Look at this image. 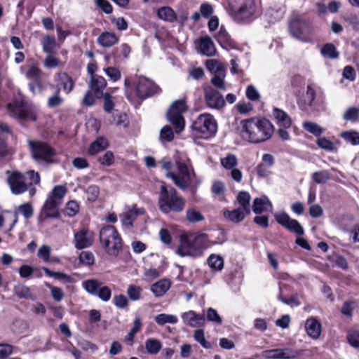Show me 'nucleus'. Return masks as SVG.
<instances>
[{
    "instance_id": "obj_15",
    "label": "nucleus",
    "mask_w": 359,
    "mask_h": 359,
    "mask_svg": "<svg viewBox=\"0 0 359 359\" xmlns=\"http://www.w3.org/2000/svg\"><path fill=\"white\" fill-rule=\"evenodd\" d=\"M74 246L78 250L90 247L94 241V233L87 229H81L74 233Z\"/></svg>"
},
{
    "instance_id": "obj_30",
    "label": "nucleus",
    "mask_w": 359,
    "mask_h": 359,
    "mask_svg": "<svg viewBox=\"0 0 359 359\" xmlns=\"http://www.w3.org/2000/svg\"><path fill=\"white\" fill-rule=\"evenodd\" d=\"M170 283L167 279H162L151 286V291L156 297L163 296L170 288Z\"/></svg>"
},
{
    "instance_id": "obj_51",
    "label": "nucleus",
    "mask_w": 359,
    "mask_h": 359,
    "mask_svg": "<svg viewBox=\"0 0 359 359\" xmlns=\"http://www.w3.org/2000/svg\"><path fill=\"white\" fill-rule=\"evenodd\" d=\"M8 220L11 222V224L8 231H11L17 222V218L8 212H2L0 214V229L4 226V222Z\"/></svg>"
},
{
    "instance_id": "obj_46",
    "label": "nucleus",
    "mask_w": 359,
    "mask_h": 359,
    "mask_svg": "<svg viewBox=\"0 0 359 359\" xmlns=\"http://www.w3.org/2000/svg\"><path fill=\"white\" fill-rule=\"evenodd\" d=\"M141 327V320L139 318H136L133 327L130 331V332L125 337V341L127 344L131 345L133 344L134 337L135 334L140 330Z\"/></svg>"
},
{
    "instance_id": "obj_37",
    "label": "nucleus",
    "mask_w": 359,
    "mask_h": 359,
    "mask_svg": "<svg viewBox=\"0 0 359 359\" xmlns=\"http://www.w3.org/2000/svg\"><path fill=\"white\" fill-rule=\"evenodd\" d=\"M66 193L67 189L65 186L57 185L53 188L48 197L61 203L62 200L65 195L66 194Z\"/></svg>"
},
{
    "instance_id": "obj_43",
    "label": "nucleus",
    "mask_w": 359,
    "mask_h": 359,
    "mask_svg": "<svg viewBox=\"0 0 359 359\" xmlns=\"http://www.w3.org/2000/svg\"><path fill=\"white\" fill-rule=\"evenodd\" d=\"M321 53L324 57L330 59H336L339 56V53L335 46L332 43L325 44L321 50Z\"/></svg>"
},
{
    "instance_id": "obj_5",
    "label": "nucleus",
    "mask_w": 359,
    "mask_h": 359,
    "mask_svg": "<svg viewBox=\"0 0 359 359\" xmlns=\"http://www.w3.org/2000/svg\"><path fill=\"white\" fill-rule=\"evenodd\" d=\"M177 173L172 171L166 172L167 177L171 179L174 184L182 190H186L191 184L192 177L195 176L193 170H190L188 166L182 162L177 161Z\"/></svg>"
},
{
    "instance_id": "obj_24",
    "label": "nucleus",
    "mask_w": 359,
    "mask_h": 359,
    "mask_svg": "<svg viewBox=\"0 0 359 359\" xmlns=\"http://www.w3.org/2000/svg\"><path fill=\"white\" fill-rule=\"evenodd\" d=\"M252 210L256 214H260L265 210H272V205L269 198L263 196L260 198H256L252 205Z\"/></svg>"
},
{
    "instance_id": "obj_40",
    "label": "nucleus",
    "mask_w": 359,
    "mask_h": 359,
    "mask_svg": "<svg viewBox=\"0 0 359 359\" xmlns=\"http://www.w3.org/2000/svg\"><path fill=\"white\" fill-rule=\"evenodd\" d=\"M42 45L43 50L45 53L52 54L54 53L56 47V41L54 37L46 36L43 39Z\"/></svg>"
},
{
    "instance_id": "obj_36",
    "label": "nucleus",
    "mask_w": 359,
    "mask_h": 359,
    "mask_svg": "<svg viewBox=\"0 0 359 359\" xmlns=\"http://www.w3.org/2000/svg\"><path fill=\"white\" fill-rule=\"evenodd\" d=\"M162 347L161 341L156 339H148L145 341V348L149 354H157Z\"/></svg>"
},
{
    "instance_id": "obj_6",
    "label": "nucleus",
    "mask_w": 359,
    "mask_h": 359,
    "mask_svg": "<svg viewBox=\"0 0 359 359\" xmlns=\"http://www.w3.org/2000/svg\"><path fill=\"white\" fill-rule=\"evenodd\" d=\"M28 144L34 159L47 163L54 162L53 158L56 156V151L49 144L44 142L33 140H29Z\"/></svg>"
},
{
    "instance_id": "obj_17",
    "label": "nucleus",
    "mask_w": 359,
    "mask_h": 359,
    "mask_svg": "<svg viewBox=\"0 0 359 359\" xmlns=\"http://www.w3.org/2000/svg\"><path fill=\"white\" fill-rule=\"evenodd\" d=\"M171 126H165L160 130V135H174L182 133L185 127L183 117H167Z\"/></svg>"
},
{
    "instance_id": "obj_25",
    "label": "nucleus",
    "mask_w": 359,
    "mask_h": 359,
    "mask_svg": "<svg viewBox=\"0 0 359 359\" xmlns=\"http://www.w3.org/2000/svg\"><path fill=\"white\" fill-rule=\"evenodd\" d=\"M61 203L48 197L43 206V210L47 217H56L58 216V207Z\"/></svg>"
},
{
    "instance_id": "obj_35",
    "label": "nucleus",
    "mask_w": 359,
    "mask_h": 359,
    "mask_svg": "<svg viewBox=\"0 0 359 359\" xmlns=\"http://www.w3.org/2000/svg\"><path fill=\"white\" fill-rule=\"evenodd\" d=\"M101 285V283L96 279H88L83 282L84 289L93 295L97 294Z\"/></svg>"
},
{
    "instance_id": "obj_1",
    "label": "nucleus",
    "mask_w": 359,
    "mask_h": 359,
    "mask_svg": "<svg viewBox=\"0 0 359 359\" xmlns=\"http://www.w3.org/2000/svg\"><path fill=\"white\" fill-rule=\"evenodd\" d=\"M226 11L237 22L251 20L257 11L255 0H229Z\"/></svg>"
},
{
    "instance_id": "obj_55",
    "label": "nucleus",
    "mask_w": 359,
    "mask_h": 359,
    "mask_svg": "<svg viewBox=\"0 0 359 359\" xmlns=\"http://www.w3.org/2000/svg\"><path fill=\"white\" fill-rule=\"evenodd\" d=\"M101 96L103 97L104 100V110L107 113H111L114 107V104L111 93L109 92H105L104 94L101 95Z\"/></svg>"
},
{
    "instance_id": "obj_11",
    "label": "nucleus",
    "mask_w": 359,
    "mask_h": 359,
    "mask_svg": "<svg viewBox=\"0 0 359 359\" xmlns=\"http://www.w3.org/2000/svg\"><path fill=\"white\" fill-rule=\"evenodd\" d=\"M299 355L297 350L291 348L267 349L262 352L265 359H294Z\"/></svg>"
},
{
    "instance_id": "obj_57",
    "label": "nucleus",
    "mask_w": 359,
    "mask_h": 359,
    "mask_svg": "<svg viewBox=\"0 0 359 359\" xmlns=\"http://www.w3.org/2000/svg\"><path fill=\"white\" fill-rule=\"evenodd\" d=\"M97 95H95L90 89L87 90L82 100V104L86 107H91L95 103Z\"/></svg>"
},
{
    "instance_id": "obj_14",
    "label": "nucleus",
    "mask_w": 359,
    "mask_h": 359,
    "mask_svg": "<svg viewBox=\"0 0 359 359\" xmlns=\"http://www.w3.org/2000/svg\"><path fill=\"white\" fill-rule=\"evenodd\" d=\"M276 220L278 224L284 226L288 231L302 236L304 229L297 220L292 219L287 213L280 212L275 215Z\"/></svg>"
},
{
    "instance_id": "obj_64",
    "label": "nucleus",
    "mask_w": 359,
    "mask_h": 359,
    "mask_svg": "<svg viewBox=\"0 0 359 359\" xmlns=\"http://www.w3.org/2000/svg\"><path fill=\"white\" fill-rule=\"evenodd\" d=\"M316 97V92L314 89L311 86H307V90L303 96V102L306 105L311 106L313 104V100Z\"/></svg>"
},
{
    "instance_id": "obj_58",
    "label": "nucleus",
    "mask_w": 359,
    "mask_h": 359,
    "mask_svg": "<svg viewBox=\"0 0 359 359\" xmlns=\"http://www.w3.org/2000/svg\"><path fill=\"white\" fill-rule=\"evenodd\" d=\"M51 248L47 245H41L37 252V256L41 259L44 262H49L50 256Z\"/></svg>"
},
{
    "instance_id": "obj_60",
    "label": "nucleus",
    "mask_w": 359,
    "mask_h": 359,
    "mask_svg": "<svg viewBox=\"0 0 359 359\" xmlns=\"http://www.w3.org/2000/svg\"><path fill=\"white\" fill-rule=\"evenodd\" d=\"M267 20L270 23H274L279 21L283 17V12L282 11H275L269 9L265 14Z\"/></svg>"
},
{
    "instance_id": "obj_34",
    "label": "nucleus",
    "mask_w": 359,
    "mask_h": 359,
    "mask_svg": "<svg viewBox=\"0 0 359 359\" xmlns=\"http://www.w3.org/2000/svg\"><path fill=\"white\" fill-rule=\"evenodd\" d=\"M216 40L217 42L222 46L223 48H227L228 47L231 46L232 44V40L231 37L229 36L228 32L221 28L218 33L217 34Z\"/></svg>"
},
{
    "instance_id": "obj_50",
    "label": "nucleus",
    "mask_w": 359,
    "mask_h": 359,
    "mask_svg": "<svg viewBox=\"0 0 359 359\" xmlns=\"http://www.w3.org/2000/svg\"><path fill=\"white\" fill-rule=\"evenodd\" d=\"M142 289L135 285H130L127 290V294L132 301H137L141 297Z\"/></svg>"
},
{
    "instance_id": "obj_44",
    "label": "nucleus",
    "mask_w": 359,
    "mask_h": 359,
    "mask_svg": "<svg viewBox=\"0 0 359 359\" xmlns=\"http://www.w3.org/2000/svg\"><path fill=\"white\" fill-rule=\"evenodd\" d=\"M208 264L210 268L219 271L224 266V260L218 255H212L208 259Z\"/></svg>"
},
{
    "instance_id": "obj_16",
    "label": "nucleus",
    "mask_w": 359,
    "mask_h": 359,
    "mask_svg": "<svg viewBox=\"0 0 359 359\" xmlns=\"http://www.w3.org/2000/svg\"><path fill=\"white\" fill-rule=\"evenodd\" d=\"M11 110L12 116L23 121H35L36 114L34 109L27 105H8Z\"/></svg>"
},
{
    "instance_id": "obj_39",
    "label": "nucleus",
    "mask_w": 359,
    "mask_h": 359,
    "mask_svg": "<svg viewBox=\"0 0 359 359\" xmlns=\"http://www.w3.org/2000/svg\"><path fill=\"white\" fill-rule=\"evenodd\" d=\"M226 76L225 72H219L217 74L213 75L211 79V83L218 90H225L226 84L224 79Z\"/></svg>"
},
{
    "instance_id": "obj_7",
    "label": "nucleus",
    "mask_w": 359,
    "mask_h": 359,
    "mask_svg": "<svg viewBox=\"0 0 359 359\" xmlns=\"http://www.w3.org/2000/svg\"><path fill=\"white\" fill-rule=\"evenodd\" d=\"M137 97L145 99L161 91L160 88L154 82L147 77L137 76L133 82Z\"/></svg>"
},
{
    "instance_id": "obj_13",
    "label": "nucleus",
    "mask_w": 359,
    "mask_h": 359,
    "mask_svg": "<svg viewBox=\"0 0 359 359\" xmlns=\"http://www.w3.org/2000/svg\"><path fill=\"white\" fill-rule=\"evenodd\" d=\"M8 184L14 194H20L25 192L27 186L25 182V177L19 172L6 171Z\"/></svg>"
},
{
    "instance_id": "obj_22",
    "label": "nucleus",
    "mask_w": 359,
    "mask_h": 359,
    "mask_svg": "<svg viewBox=\"0 0 359 359\" xmlns=\"http://www.w3.org/2000/svg\"><path fill=\"white\" fill-rule=\"evenodd\" d=\"M305 329L309 337L317 339L321 333V324L316 318L311 317L306 320Z\"/></svg>"
},
{
    "instance_id": "obj_41",
    "label": "nucleus",
    "mask_w": 359,
    "mask_h": 359,
    "mask_svg": "<svg viewBox=\"0 0 359 359\" xmlns=\"http://www.w3.org/2000/svg\"><path fill=\"white\" fill-rule=\"evenodd\" d=\"M43 271L46 273V275L48 276L49 277H53L55 279L62 280L65 283H70L72 282V278L70 276L63 273V272H53L49 269L46 267L42 268Z\"/></svg>"
},
{
    "instance_id": "obj_19",
    "label": "nucleus",
    "mask_w": 359,
    "mask_h": 359,
    "mask_svg": "<svg viewBox=\"0 0 359 359\" xmlns=\"http://www.w3.org/2000/svg\"><path fill=\"white\" fill-rule=\"evenodd\" d=\"M55 76L59 87L57 89H62L65 93L69 94L75 84L72 77L65 72H59Z\"/></svg>"
},
{
    "instance_id": "obj_31",
    "label": "nucleus",
    "mask_w": 359,
    "mask_h": 359,
    "mask_svg": "<svg viewBox=\"0 0 359 359\" xmlns=\"http://www.w3.org/2000/svg\"><path fill=\"white\" fill-rule=\"evenodd\" d=\"M109 145V142L103 136H100L92 142L88 149V153L90 155H95L98 152L105 149Z\"/></svg>"
},
{
    "instance_id": "obj_23",
    "label": "nucleus",
    "mask_w": 359,
    "mask_h": 359,
    "mask_svg": "<svg viewBox=\"0 0 359 359\" xmlns=\"http://www.w3.org/2000/svg\"><path fill=\"white\" fill-rule=\"evenodd\" d=\"M187 111V106L184 100H180L175 101L167 111V117H183L182 114Z\"/></svg>"
},
{
    "instance_id": "obj_27",
    "label": "nucleus",
    "mask_w": 359,
    "mask_h": 359,
    "mask_svg": "<svg viewBox=\"0 0 359 359\" xmlns=\"http://www.w3.org/2000/svg\"><path fill=\"white\" fill-rule=\"evenodd\" d=\"M99 44L103 47H111L118 41V37L114 33L102 32L97 38Z\"/></svg>"
},
{
    "instance_id": "obj_62",
    "label": "nucleus",
    "mask_w": 359,
    "mask_h": 359,
    "mask_svg": "<svg viewBox=\"0 0 359 359\" xmlns=\"http://www.w3.org/2000/svg\"><path fill=\"white\" fill-rule=\"evenodd\" d=\"M106 75L113 81H117L121 77V72L114 67H109L104 69Z\"/></svg>"
},
{
    "instance_id": "obj_18",
    "label": "nucleus",
    "mask_w": 359,
    "mask_h": 359,
    "mask_svg": "<svg viewBox=\"0 0 359 359\" xmlns=\"http://www.w3.org/2000/svg\"><path fill=\"white\" fill-rule=\"evenodd\" d=\"M181 318L184 325L191 327H201L205 324L204 316L192 310L182 313Z\"/></svg>"
},
{
    "instance_id": "obj_9",
    "label": "nucleus",
    "mask_w": 359,
    "mask_h": 359,
    "mask_svg": "<svg viewBox=\"0 0 359 359\" xmlns=\"http://www.w3.org/2000/svg\"><path fill=\"white\" fill-rule=\"evenodd\" d=\"M193 130L201 133L214 135L217 130V124L213 116L209 114L200 115L192 125Z\"/></svg>"
},
{
    "instance_id": "obj_21",
    "label": "nucleus",
    "mask_w": 359,
    "mask_h": 359,
    "mask_svg": "<svg viewBox=\"0 0 359 359\" xmlns=\"http://www.w3.org/2000/svg\"><path fill=\"white\" fill-rule=\"evenodd\" d=\"M88 85L89 89L97 95V97H100L101 95L104 93L103 90L107 86V81L102 76H93L90 78Z\"/></svg>"
},
{
    "instance_id": "obj_56",
    "label": "nucleus",
    "mask_w": 359,
    "mask_h": 359,
    "mask_svg": "<svg viewBox=\"0 0 359 359\" xmlns=\"http://www.w3.org/2000/svg\"><path fill=\"white\" fill-rule=\"evenodd\" d=\"M45 285L50 289V294L55 302H60L64 297V292L60 287L52 286L49 283H46Z\"/></svg>"
},
{
    "instance_id": "obj_3",
    "label": "nucleus",
    "mask_w": 359,
    "mask_h": 359,
    "mask_svg": "<svg viewBox=\"0 0 359 359\" xmlns=\"http://www.w3.org/2000/svg\"><path fill=\"white\" fill-rule=\"evenodd\" d=\"M208 247V237L205 234H198L194 236L182 237L181 244L176 252L181 257L200 255L203 250Z\"/></svg>"
},
{
    "instance_id": "obj_29",
    "label": "nucleus",
    "mask_w": 359,
    "mask_h": 359,
    "mask_svg": "<svg viewBox=\"0 0 359 359\" xmlns=\"http://www.w3.org/2000/svg\"><path fill=\"white\" fill-rule=\"evenodd\" d=\"M248 215L241 208L233 209V210H224V216L232 222L239 223L244 219L245 216Z\"/></svg>"
},
{
    "instance_id": "obj_26",
    "label": "nucleus",
    "mask_w": 359,
    "mask_h": 359,
    "mask_svg": "<svg viewBox=\"0 0 359 359\" xmlns=\"http://www.w3.org/2000/svg\"><path fill=\"white\" fill-rule=\"evenodd\" d=\"M140 213H142V210L135 208L126 210L120 215L123 225L127 227H131L133 222Z\"/></svg>"
},
{
    "instance_id": "obj_4",
    "label": "nucleus",
    "mask_w": 359,
    "mask_h": 359,
    "mask_svg": "<svg viewBox=\"0 0 359 359\" xmlns=\"http://www.w3.org/2000/svg\"><path fill=\"white\" fill-rule=\"evenodd\" d=\"M100 241L110 256H117L122 248V241L114 226L108 225L101 229Z\"/></svg>"
},
{
    "instance_id": "obj_61",
    "label": "nucleus",
    "mask_w": 359,
    "mask_h": 359,
    "mask_svg": "<svg viewBox=\"0 0 359 359\" xmlns=\"http://www.w3.org/2000/svg\"><path fill=\"white\" fill-rule=\"evenodd\" d=\"M79 210V205L75 201H69L65 207V213L69 217L75 216Z\"/></svg>"
},
{
    "instance_id": "obj_63",
    "label": "nucleus",
    "mask_w": 359,
    "mask_h": 359,
    "mask_svg": "<svg viewBox=\"0 0 359 359\" xmlns=\"http://www.w3.org/2000/svg\"><path fill=\"white\" fill-rule=\"evenodd\" d=\"M187 219L191 222H197L203 220L204 217L201 212L195 209H188L186 212Z\"/></svg>"
},
{
    "instance_id": "obj_33",
    "label": "nucleus",
    "mask_w": 359,
    "mask_h": 359,
    "mask_svg": "<svg viewBox=\"0 0 359 359\" xmlns=\"http://www.w3.org/2000/svg\"><path fill=\"white\" fill-rule=\"evenodd\" d=\"M237 201L240 205V207L243 210L245 211L247 213L250 214V196L246 191H241L238 194L237 196Z\"/></svg>"
},
{
    "instance_id": "obj_54",
    "label": "nucleus",
    "mask_w": 359,
    "mask_h": 359,
    "mask_svg": "<svg viewBox=\"0 0 359 359\" xmlns=\"http://www.w3.org/2000/svg\"><path fill=\"white\" fill-rule=\"evenodd\" d=\"M79 259L82 264L88 266L93 265L95 262L93 254L89 251L81 252L79 255Z\"/></svg>"
},
{
    "instance_id": "obj_42",
    "label": "nucleus",
    "mask_w": 359,
    "mask_h": 359,
    "mask_svg": "<svg viewBox=\"0 0 359 359\" xmlns=\"http://www.w3.org/2000/svg\"><path fill=\"white\" fill-rule=\"evenodd\" d=\"M343 118L346 121L355 122L359 118V108L351 107L346 109L343 114Z\"/></svg>"
},
{
    "instance_id": "obj_49",
    "label": "nucleus",
    "mask_w": 359,
    "mask_h": 359,
    "mask_svg": "<svg viewBox=\"0 0 359 359\" xmlns=\"http://www.w3.org/2000/svg\"><path fill=\"white\" fill-rule=\"evenodd\" d=\"M205 66L207 69L214 75L219 72H225L222 65L215 60H209L206 62Z\"/></svg>"
},
{
    "instance_id": "obj_28",
    "label": "nucleus",
    "mask_w": 359,
    "mask_h": 359,
    "mask_svg": "<svg viewBox=\"0 0 359 359\" xmlns=\"http://www.w3.org/2000/svg\"><path fill=\"white\" fill-rule=\"evenodd\" d=\"M273 116L277 122L280 124V126L284 127L285 128L290 127L292 124L291 118L283 110L277 107H274L273 109Z\"/></svg>"
},
{
    "instance_id": "obj_10",
    "label": "nucleus",
    "mask_w": 359,
    "mask_h": 359,
    "mask_svg": "<svg viewBox=\"0 0 359 359\" xmlns=\"http://www.w3.org/2000/svg\"><path fill=\"white\" fill-rule=\"evenodd\" d=\"M241 133H245L248 135H251L252 131L250 129L253 126H256L259 133L263 135H272L274 132V127L272 123L266 118L259 119L257 122L253 121H243L241 123Z\"/></svg>"
},
{
    "instance_id": "obj_47",
    "label": "nucleus",
    "mask_w": 359,
    "mask_h": 359,
    "mask_svg": "<svg viewBox=\"0 0 359 359\" xmlns=\"http://www.w3.org/2000/svg\"><path fill=\"white\" fill-rule=\"evenodd\" d=\"M330 177V173L327 170H320L312 174V179L317 184H325L329 180Z\"/></svg>"
},
{
    "instance_id": "obj_53",
    "label": "nucleus",
    "mask_w": 359,
    "mask_h": 359,
    "mask_svg": "<svg viewBox=\"0 0 359 359\" xmlns=\"http://www.w3.org/2000/svg\"><path fill=\"white\" fill-rule=\"evenodd\" d=\"M221 164L226 169H233L237 165V158L235 155L229 154L221 159Z\"/></svg>"
},
{
    "instance_id": "obj_48",
    "label": "nucleus",
    "mask_w": 359,
    "mask_h": 359,
    "mask_svg": "<svg viewBox=\"0 0 359 359\" xmlns=\"http://www.w3.org/2000/svg\"><path fill=\"white\" fill-rule=\"evenodd\" d=\"M14 293L20 298H29L31 297L29 288L22 284H18L14 287Z\"/></svg>"
},
{
    "instance_id": "obj_45",
    "label": "nucleus",
    "mask_w": 359,
    "mask_h": 359,
    "mask_svg": "<svg viewBox=\"0 0 359 359\" xmlns=\"http://www.w3.org/2000/svg\"><path fill=\"white\" fill-rule=\"evenodd\" d=\"M303 127L309 133L313 135H320L325 133V130L316 123L311 121H305Z\"/></svg>"
},
{
    "instance_id": "obj_20",
    "label": "nucleus",
    "mask_w": 359,
    "mask_h": 359,
    "mask_svg": "<svg viewBox=\"0 0 359 359\" xmlns=\"http://www.w3.org/2000/svg\"><path fill=\"white\" fill-rule=\"evenodd\" d=\"M198 50L200 53L207 57L215 55L217 50L213 41L210 36H203L198 41Z\"/></svg>"
},
{
    "instance_id": "obj_52",
    "label": "nucleus",
    "mask_w": 359,
    "mask_h": 359,
    "mask_svg": "<svg viewBox=\"0 0 359 359\" xmlns=\"http://www.w3.org/2000/svg\"><path fill=\"white\" fill-rule=\"evenodd\" d=\"M63 100V98L60 95V89H57L56 93L48 99L47 105L49 108L57 107L62 104Z\"/></svg>"
},
{
    "instance_id": "obj_12",
    "label": "nucleus",
    "mask_w": 359,
    "mask_h": 359,
    "mask_svg": "<svg viewBox=\"0 0 359 359\" xmlns=\"http://www.w3.org/2000/svg\"><path fill=\"white\" fill-rule=\"evenodd\" d=\"M204 100L208 107L219 109L225 105V100L219 91L211 86L204 88Z\"/></svg>"
},
{
    "instance_id": "obj_59",
    "label": "nucleus",
    "mask_w": 359,
    "mask_h": 359,
    "mask_svg": "<svg viewBox=\"0 0 359 359\" xmlns=\"http://www.w3.org/2000/svg\"><path fill=\"white\" fill-rule=\"evenodd\" d=\"M42 71L35 66H31L27 71L25 76L28 79L39 81L42 75Z\"/></svg>"
},
{
    "instance_id": "obj_2",
    "label": "nucleus",
    "mask_w": 359,
    "mask_h": 359,
    "mask_svg": "<svg viewBox=\"0 0 359 359\" xmlns=\"http://www.w3.org/2000/svg\"><path fill=\"white\" fill-rule=\"evenodd\" d=\"M158 207L161 211L165 214L170 212H182L185 206L184 200L177 194L174 188L168 189L165 185L161 187L158 196Z\"/></svg>"
},
{
    "instance_id": "obj_32",
    "label": "nucleus",
    "mask_w": 359,
    "mask_h": 359,
    "mask_svg": "<svg viewBox=\"0 0 359 359\" xmlns=\"http://www.w3.org/2000/svg\"><path fill=\"white\" fill-rule=\"evenodd\" d=\"M157 15L160 19L164 21L172 22L177 20V16L175 11L168 6L160 8L157 11Z\"/></svg>"
},
{
    "instance_id": "obj_8",
    "label": "nucleus",
    "mask_w": 359,
    "mask_h": 359,
    "mask_svg": "<svg viewBox=\"0 0 359 359\" xmlns=\"http://www.w3.org/2000/svg\"><path fill=\"white\" fill-rule=\"evenodd\" d=\"M290 31L295 39L309 42L312 39V28L309 22L300 18L293 19L290 23Z\"/></svg>"
},
{
    "instance_id": "obj_38",
    "label": "nucleus",
    "mask_w": 359,
    "mask_h": 359,
    "mask_svg": "<svg viewBox=\"0 0 359 359\" xmlns=\"http://www.w3.org/2000/svg\"><path fill=\"white\" fill-rule=\"evenodd\" d=\"M178 321L176 316L166 313H161L155 317V322L159 325L166 323L175 324Z\"/></svg>"
}]
</instances>
